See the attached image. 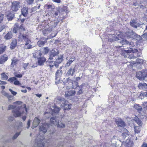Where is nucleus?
I'll return each mask as SVG.
<instances>
[{
    "label": "nucleus",
    "mask_w": 147,
    "mask_h": 147,
    "mask_svg": "<svg viewBox=\"0 0 147 147\" xmlns=\"http://www.w3.org/2000/svg\"><path fill=\"white\" fill-rule=\"evenodd\" d=\"M40 51L42 54H45L48 53L49 50L48 47H45L41 49Z\"/></svg>",
    "instance_id": "29"
},
{
    "label": "nucleus",
    "mask_w": 147,
    "mask_h": 147,
    "mask_svg": "<svg viewBox=\"0 0 147 147\" xmlns=\"http://www.w3.org/2000/svg\"><path fill=\"white\" fill-rule=\"evenodd\" d=\"M14 84L15 85H17L20 84V82L18 80H16L14 82Z\"/></svg>",
    "instance_id": "61"
},
{
    "label": "nucleus",
    "mask_w": 147,
    "mask_h": 147,
    "mask_svg": "<svg viewBox=\"0 0 147 147\" xmlns=\"http://www.w3.org/2000/svg\"><path fill=\"white\" fill-rule=\"evenodd\" d=\"M76 91L75 90L67 91L65 92V95L66 97L72 96L74 95Z\"/></svg>",
    "instance_id": "18"
},
{
    "label": "nucleus",
    "mask_w": 147,
    "mask_h": 147,
    "mask_svg": "<svg viewBox=\"0 0 147 147\" xmlns=\"http://www.w3.org/2000/svg\"><path fill=\"white\" fill-rule=\"evenodd\" d=\"M133 143L129 140H127L125 144L126 146L127 147H132L133 146Z\"/></svg>",
    "instance_id": "28"
},
{
    "label": "nucleus",
    "mask_w": 147,
    "mask_h": 147,
    "mask_svg": "<svg viewBox=\"0 0 147 147\" xmlns=\"http://www.w3.org/2000/svg\"><path fill=\"white\" fill-rule=\"evenodd\" d=\"M62 74V72L60 69H58L56 73V80L58 79L59 77L61 76Z\"/></svg>",
    "instance_id": "24"
},
{
    "label": "nucleus",
    "mask_w": 147,
    "mask_h": 147,
    "mask_svg": "<svg viewBox=\"0 0 147 147\" xmlns=\"http://www.w3.org/2000/svg\"><path fill=\"white\" fill-rule=\"evenodd\" d=\"M2 93L4 96H7L8 98L9 99L10 98H11L12 96H11L9 95L8 93L5 91H3Z\"/></svg>",
    "instance_id": "43"
},
{
    "label": "nucleus",
    "mask_w": 147,
    "mask_h": 147,
    "mask_svg": "<svg viewBox=\"0 0 147 147\" xmlns=\"http://www.w3.org/2000/svg\"><path fill=\"white\" fill-rule=\"evenodd\" d=\"M60 104H61L60 106L62 108H63L65 110L70 109L72 105L68 104V102L66 100L63 99L61 100H59Z\"/></svg>",
    "instance_id": "6"
},
{
    "label": "nucleus",
    "mask_w": 147,
    "mask_h": 147,
    "mask_svg": "<svg viewBox=\"0 0 147 147\" xmlns=\"http://www.w3.org/2000/svg\"><path fill=\"white\" fill-rule=\"evenodd\" d=\"M6 47L5 46H3L0 47V54L3 53L5 51Z\"/></svg>",
    "instance_id": "37"
},
{
    "label": "nucleus",
    "mask_w": 147,
    "mask_h": 147,
    "mask_svg": "<svg viewBox=\"0 0 147 147\" xmlns=\"http://www.w3.org/2000/svg\"><path fill=\"white\" fill-rule=\"evenodd\" d=\"M72 62L73 61L71 60H69V61L67 62L66 64V66L69 67L70 65Z\"/></svg>",
    "instance_id": "48"
},
{
    "label": "nucleus",
    "mask_w": 147,
    "mask_h": 147,
    "mask_svg": "<svg viewBox=\"0 0 147 147\" xmlns=\"http://www.w3.org/2000/svg\"><path fill=\"white\" fill-rule=\"evenodd\" d=\"M140 3L139 0H137L134 2L133 5L135 6L136 8H138L140 7Z\"/></svg>",
    "instance_id": "33"
},
{
    "label": "nucleus",
    "mask_w": 147,
    "mask_h": 147,
    "mask_svg": "<svg viewBox=\"0 0 147 147\" xmlns=\"http://www.w3.org/2000/svg\"><path fill=\"white\" fill-rule=\"evenodd\" d=\"M115 122L119 126L124 127L125 125V123L121 119H116Z\"/></svg>",
    "instance_id": "15"
},
{
    "label": "nucleus",
    "mask_w": 147,
    "mask_h": 147,
    "mask_svg": "<svg viewBox=\"0 0 147 147\" xmlns=\"http://www.w3.org/2000/svg\"><path fill=\"white\" fill-rule=\"evenodd\" d=\"M46 59L45 58L42 57L39 58L38 60V63L39 65H42L45 61Z\"/></svg>",
    "instance_id": "27"
},
{
    "label": "nucleus",
    "mask_w": 147,
    "mask_h": 147,
    "mask_svg": "<svg viewBox=\"0 0 147 147\" xmlns=\"http://www.w3.org/2000/svg\"><path fill=\"white\" fill-rule=\"evenodd\" d=\"M143 62V60L142 59H136V61H132L131 63L132 64H134L136 63H141Z\"/></svg>",
    "instance_id": "32"
},
{
    "label": "nucleus",
    "mask_w": 147,
    "mask_h": 147,
    "mask_svg": "<svg viewBox=\"0 0 147 147\" xmlns=\"http://www.w3.org/2000/svg\"><path fill=\"white\" fill-rule=\"evenodd\" d=\"M57 126V127L59 128H63L65 127V125L61 122H59V120H58V123L57 125H56Z\"/></svg>",
    "instance_id": "34"
},
{
    "label": "nucleus",
    "mask_w": 147,
    "mask_h": 147,
    "mask_svg": "<svg viewBox=\"0 0 147 147\" xmlns=\"http://www.w3.org/2000/svg\"><path fill=\"white\" fill-rule=\"evenodd\" d=\"M136 122L140 126H141L142 124L141 121L139 118Z\"/></svg>",
    "instance_id": "47"
},
{
    "label": "nucleus",
    "mask_w": 147,
    "mask_h": 147,
    "mask_svg": "<svg viewBox=\"0 0 147 147\" xmlns=\"http://www.w3.org/2000/svg\"><path fill=\"white\" fill-rule=\"evenodd\" d=\"M22 103V102L19 101H18L16 102H13V104H18V105H20Z\"/></svg>",
    "instance_id": "62"
},
{
    "label": "nucleus",
    "mask_w": 147,
    "mask_h": 147,
    "mask_svg": "<svg viewBox=\"0 0 147 147\" xmlns=\"http://www.w3.org/2000/svg\"><path fill=\"white\" fill-rule=\"evenodd\" d=\"M110 145L108 143H106L105 144V145L104 146L103 145H101V147H109V146Z\"/></svg>",
    "instance_id": "63"
},
{
    "label": "nucleus",
    "mask_w": 147,
    "mask_h": 147,
    "mask_svg": "<svg viewBox=\"0 0 147 147\" xmlns=\"http://www.w3.org/2000/svg\"><path fill=\"white\" fill-rule=\"evenodd\" d=\"M8 59L7 56L6 55H4L2 56L0 58V63L2 64L5 61H7Z\"/></svg>",
    "instance_id": "20"
},
{
    "label": "nucleus",
    "mask_w": 147,
    "mask_h": 147,
    "mask_svg": "<svg viewBox=\"0 0 147 147\" xmlns=\"http://www.w3.org/2000/svg\"><path fill=\"white\" fill-rule=\"evenodd\" d=\"M81 88L82 87H81V86H80V89H77V90H76V91L78 90V91L77 92V94H80L82 93V90H81Z\"/></svg>",
    "instance_id": "50"
},
{
    "label": "nucleus",
    "mask_w": 147,
    "mask_h": 147,
    "mask_svg": "<svg viewBox=\"0 0 147 147\" xmlns=\"http://www.w3.org/2000/svg\"><path fill=\"white\" fill-rule=\"evenodd\" d=\"M130 24L131 26L136 28H137L138 27L140 26V25L139 23L137 22L134 20H132L130 22Z\"/></svg>",
    "instance_id": "16"
},
{
    "label": "nucleus",
    "mask_w": 147,
    "mask_h": 147,
    "mask_svg": "<svg viewBox=\"0 0 147 147\" xmlns=\"http://www.w3.org/2000/svg\"><path fill=\"white\" fill-rule=\"evenodd\" d=\"M59 104V103H57L55 105L53 106H51L50 107V108L52 111L55 113H58L60 109V108L58 107Z\"/></svg>",
    "instance_id": "12"
},
{
    "label": "nucleus",
    "mask_w": 147,
    "mask_h": 147,
    "mask_svg": "<svg viewBox=\"0 0 147 147\" xmlns=\"http://www.w3.org/2000/svg\"><path fill=\"white\" fill-rule=\"evenodd\" d=\"M55 58L54 65L56 67H58V65L63 61V56L60 55L55 57Z\"/></svg>",
    "instance_id": "8"
},
{
    "label": "nucleus",
    "mask_w": 147,
    "mask_h": 147,
    "mask_svg": "<svg viewBox=\"0 0 147 147\" xmlns=\"http://www.w3.org/2000/svg\"><path fill=\"white\" fill-rule=\"evenodd\" d=\"M123 132L122 134V136L124 138H125L127 136H129L130 134L129 132L126 129H123Z\"/></svg>",
    "instance_id": "25"
},
{
    "label": "nucleus",
    "mask_w": 147,
    "mask_h": 147,
    "mask_svg": "<svg viewBox=\"0 0 147 147\" xmlns=\"http://www.w3.org/2000/svg\"><path fill=\"white\" fill-rule=\"evenodd\" d=\"M12 36V35L11 32H9L4 36V38L6 40L10 39Z\"/></svg>",
    "instance_id": "26"
},
{
    "label": "nucleus",
    "mask_w": 147,
    "mask_h": 147,
    "mask_svg": "<svg viewBox=\"0 0 147 147\" xmlns=\"http://www.w3.org/2000/svg\"><path fill=\"white\" fill-rule=\"evenodd\" d=\"M19 38L23 39L25 41V45H27L31 43L30 40L28 36L26 34L20 33L19 35Z\"/></svg>",
    "instance_id": "9"
},
{
    "label": "nucleus",
    "mask_w": 147,
    "mask_h": 147,
    "mask_svg": "<svg viewBox=\"0 0 147 147\" xmlns=\"http://www.w3.org/2000/svg\"><path fill=\"white\" fill-rule=\"evenodd\" d=\"M14 74L15 76L18 78H21L22 76V74H18L16 73H14Z\"/></svg>",
    "instance_id": "46"
},
{
    "label": "nucleus",
    "mask_w": 147,
    "mask_h": 147,
    "mask_svg": "<svg viewBox=\"0 0 147 147\" xmlns=\"http://www.w3.org/2000/svg\"><path fill=\"white\" fill-rule=\"evenodd\" d=\"M44 139V138H42V139H40V141H38L37 144V147L35 146V147H43L44 146V144L42 143V141L43 139Z\"/></svg>",
    "instance_id": "31"
},
{
    "label": "nucleus",
    "mask_w": 147,
    "mask_h": 147,
    "mask_svg": "<svg viewBox=\"0 0 147 147\" xmlns=\"http://www.w3.org/2000/svg\"><path fill=\"white\" fill-rule=\"evenodd\" d=\"M134 36H133V39H135L137 40H140L142 39V37L140 35L137 34L136 33L134 32Z\"/></svg>",
    "instance_id": "30"
},
{
    "label": "nucleus",
    "mask_w": 147,
    "mask_h": 147,
    "mask_svg": "<svg viewBox=\"0 0 147 147\" xmlns=\"http://www.w3.org/2000/svg\"><path fill=\"white\" fill-rule=\"evenodd\" d=\"M24 106V107H25ZM13 109L12 111L13 113V116L15 117H19L24 112V110L27 113V111L26 107L24 108H21L20 107H17L15 106L10 105L8 107V109L10 110Z\"/></svg>",
    "instance_id": "3"
},
{
    "label": "nucleus",
    "mask_w": 147,
    "mask_h": 147,
    "mask_svg": "<svg viewBox=\"0 0 147 147\" xmlns=\"http://www.w3.org/2000/svg\"><path fill=\"white\" fill-rule=\"evenodd\" d=\"M134 107L135 109L138 111H141L142 109L141 107L138 104H135Z\"/></svg>",
    "instance_id": "40"
},
{
    "label": "nucleus",
    "mask_w": 147,
    "mask_h": 147,
    "mask_svg": "<svg viewBox=\"0 0 147 147\" xmlns=\"http://www.w3.org/2000/svg\"><path fill=\"white\" fill-rule=\"evenodd\" d=\"M26 47V49H30L31 48L32 46L30 44H28L27 45H25Z\"/></svg>",
    "instance_id": "60"
},
{
    "label": "nucleus",
    "mask_w": 147,
    "mask_h": 147,
    "mask_svg": "<svg viewBox=\"0 0 147 147\" xmlns=\"http://www.w3.org/2000/svg\"><path fill=\"white\" fill-rule=\"evenodd\" d=\"M1 79L3 80H6L8 78L7 75L5 73H2L1 74Z\"/></svg>",
    "instance_id": "36"
},
{
    "label": "nucleus",
    "mask_w": 147,
    "mask_h": 147,
    "mask_svg": "<svg viewBox=\"0 0 147 147\" xmlns=\"http://www.w3.org/2000/svg\"><path fill=\"white\" fill-rule=\"evenodd\" d=\"M58 118L52 117L50 119L51 124H48L47 123H45L42 124L40 126L39 129L41 131H42L44 134L47 131V127H49L52 126L53 125H57L58 123Z\"/></svg>",
    "instance_id": "4"
},
{
    "label": "nucleus",
    "mask_w": 147,
    "mask_h": 147,
    "mask_svg": "<svg viewBox=\"0 0 147 147\" xmlns=\"http://www.w3.org/2000/svg\"><path fill=\"white\" fill-rule=\"evenodd\" d=\"M132 46H130V49L127 50L123 49L121 53L125 57H128L130 59H134L140 56L138 50L136 49H132Z\"/></svg>",
    "instance_id": "2"
},
{
    "label": "nucleus",
    "mask_w": 147,
    "mask_h": 147,
    "mask_svg": "<svg viewBox=\"0 0 147 147\" xmlns=\"http://www.w3.org/2000/svg\"><path fill=\"white\" fill-rule=\"evenodd\" d=\"M45 42L42 41H38L37 42L38 45L40 47H42L44 45L45 43Z\"/></svg>",
    "instance_id": "39"
},
{
    "label": "nucleus",
    "mask_w": 147,
    "mask_h": 147,
    "mask_svg": "<svg viewBox=\"0 0 147 147\" xmlns=\"http://www.w3.org/2000/svg\"><path fill=\"white\" fill-rule=\"evenodd\" d=\"M18 30V28L16 26H15V27L13 28V32L14 33H16L17 32Z\"/></svg>",
    "instance_id": "56"
},
{
    "label": "nucleus",
    "mask_w": 147,
    "mask_h": 147,
    "mask_svg": "<svg viewBox=\"0 0 147 147\" xmlns=\"http://www.w3.org/2000/svg\"><path fill=\"white\" fill-rule=\"evenodd\" d=\"M40 121L37 117H35L33 122V124L32 126V128L33 129L34 128L36 127L40 123Z\"/></svg>",
    "instance_id": "14"
},
{
    "label": "nucleus",
    "mask_w": 147,
    "mask_h": 147,
    "mask_svg": "<svg viewBox=\"0 0 147 147\" xmlns=\"http://www.w3.org/2000/svg\"><path fill=\"white\" fill-rule=\"evenodd\" d=\"M11 61L12 62L11 65L12 67H13L16 64L18 60L15 58H13L12 59Z\"/></svg>",
    "instance_id": "35"
},
{
    "label": "nucleus",
    "mask_w": 147,
    "mask_h": 147,
    "mask_svg": "<svg viewBox=\"0 0 147 147\" xmlns=\"http://www.w3.org/2000/svg\"><path fill=\"white\" fill-rule=\"evenodd\" d=\"M17 80V78L15 77H12L10 78L8 80V81L12 82L14 80Z\"/></svg>",
    "instance_id": "45"
},
{
    "label": "nucleus",
    "mask_w": 147,
    "mask_h": 147,
    "mask_svg": "<svg viewBox=\"0 0 147 147\" xmlns=\"http://www.w3.org/2000/svg\"><path fill=\"white\" fill-rule=\"evenodd\" d=\"M142 107L146 109L147 108V102H143L142 104Z\"/></svg>",
    "instance_id": "52"
},
{
    "label": "nucleus",
    "mask_w": 147,
    "mask_h": 147,
    "mask_svg": "<svg viewBox=\"0 0 147 147\" xmlns=\"http://www.w3.org/2000/svg\"><path fill=\"white\" fill-rule=\"evenodd\" d=\"M120 33H119L118 34H117V35L119 37H117L114 34L110 35L109 36L110 38L109 39V40L111 41V40H112V41H115L118 40L119 41L118 42H120V41H121V40H122L121 37L120 38L119 36H118V35Z\"/></svg>",
    "instance_id": "13"
},
{
    "label": "nucleus",
    "mask_w": 147,
    "mask_h": 147,
    "mask_svg": "<svg viewBox=\"0 0 147 147\" xmlns=\"http://www.w3.org/2000/svg\"><path fill=\"white\" fill-rule=\"evenodd\" d=\"M59 53L58 50L56 49H53L50 52L49 60H52Z\"/></svg>",
    "instance_id": "10"
},
{
    "label": "nucleus",
    "mask_w": 147,
    "mask_h": 147,
    "mask_svg": "<svg viewBox=\"0 0 147 147\" xmlns=\"http://www.w3.org/2000/svg\"><path fill=\"white\" fill-rule=\"evenodd\" d=\"M3 18V15L2 14H0V24L2 22Z\"/></svg>",
    "instance_id": "57"
},
{
    "label": "nucleus",
    "mask_w": 147,
    "mask_h": 147,
    "mask_svg": "<svg viewBox=\"0 0 147 147\" xmlns=\"http://www.w3.org/2000/svg\"><path fill=\"white\" fill-rule=\"evenodd\" d=\"M132 119L136 122L138 119V118L135 115H133L132 117Z\"/></svg>",
    "instance_id": "55"
},
{
    "label": "nucleus",
    "mask_w": 147,
    "mask_h": 147,
    "mask_svg": "<svg viewBox=\"0 0 147 147\" xmlns=\"http://www.w3.org/2000/svg\"><path fill=\"white\" fill-rule=\"evenodd\" d=\"M147 86V84L144 83H140L138 85V87L140 89L143 88V86Z\"/></svg>",
    "instance_id": "41"
},
{
    "label": "nucleus",
    "mask_w": 147,
    "mask_h": 147,
    "mask_svg": "<svg viewBox=\"0 0 147 147\" xmlns=\"http://www.w3.org/2000/svg\"><path fill=\"white\" fill-rule=\"evenodd\" d=\"M20 132L19 133H16L15 135L13 136V139H14L17 138L18 136L20 134Z\"/></svg>",
    "instance_id": "54"
},
{
    "label": "nucleus",
    "mask_w": 147,
    "mask_h": 147,
    "mask_svg": "<svg viewBox=\"0 0 147 147\" xmlns=\"http://www.w3.org/2000/svg\"><path fill=\"white\" fill-rule=\"evenodd\" d=\"M136 77L140 80L147 81V74L144 73H143L141 71L137 72L136 74Z\"/></svg>",
    "instance_id": "7"
},
{
    "label": "nucleus",
    "mask_w": 147,
    "mask_h": 147,
    "mask_svg": "<svg viewBox=\"0 0 147 147\" xmlns=\"http://www.w3.org/2000/svg\"><path fill=\"white\" fill-rule=\"evenodd\" d=\"M134 129L135 133H138L140 132V127L137 126H135Z\"/></svg>",
    "instance_id": "42"
},
{
    "label": "nucleus",
    "mask_w": 147,
    "mask_h": 147,
    "mask_svg": "<svg viewBox=\"0 0 147 147\" xmlns=\"http://www.w3.org/2000/svg\"><path fill=\"white\" fill-rule=\"evenodd\" d=\"M134 32L132 30H130L129 31L126 32L125 33L121 32L118 36L120 38L121 37L122 40L120 41V43L122 45L127 44L129 46H133L134 44L133 42H129L126 39L131 38L132 39L133 36H134Z\"/></svg>",
    "instance_id": "1"
},
{
    "label": "nucleus",
    "mask_w": 147,
    "mask_h": 147,
    "mask_svg": "<svg viewBox=\"0 0 147 147\" xmlns=\"http://www.w3.org/2000/svg\"><path fill=\"white\" fill-rule=\"evenodd\" d=\"M29 64L28 63H24L23 64V67L24 69H26Z\"/></svg>",
    "instance_id": "59"
},
{
    "label": "nucleus",
    "mask_w": 147,
    "mask_h": 147,
    "mask_svg": "<svg viewBox=\"0 0 147 147\" xmlns=\"http://www.w3.org/2000/svg\"><path fill=\"white\" fill-rule=\"evenodd\" d=\"M68 83V86L67 87V89H70L71 88L77 90V89L80 88V86H78V83L77 82L71 81L69 78H67L66 80L63 82V83L65 84L66 83Z\"/></svg>",
    "instance_id": "5"
},
{
    "label": "nucleus",
    "mask_w": 147,
    "mask_h": 147,
    "mask_svg": "<svg viewBox=\"0 0 147 147\" xmlns=\"http://www.w3.org/2000/svg\"><path fill=\"white\" fill-rule=\"evenodd\" d=\"M59 12V10H57L56 11H55L52 9L50 14L52 17H55L58 15Z\"/></svg>",
    "instance_id": "23"
},
{
    "label": "nucleus",
    "mask_w": 147,
    "mask_h": 147,
    "mask_svg": "<svg viewBox=\"0 0 147 147\" xmlns=\"http://www.w3.org/2000/svg\"><path fill=\"white\" fill-rule=\"evenodd\" d=\"M9 90L11 92L12 94L14 96L16 95L17 94V92H16L13 91L11 89L9 88Z\"/></svg>",
    "instance_id": "51"
},
{
    "label": "nucleus",
    "mask_w": 147,
    "mask_h": 147,
    "mask_svg": "<svg viewBox=\"0 0 147 147\" xmlns=\"http://www.w3.org/2000/svg\"><path fill=\"white\" fill-rule=\"evenodd\" d=\"M28 4H31L33 3L34 0H25Z\"/></svg>",
    "instance_id": "58"
},
{
    "label": "nucleus",
    "mask_w": 147,
    "mask_h": 147,
    "mask_svg": "<svg viewBox=\"0 0 147 147\" xmlns=\"http://www.w3.org/2000/svg\"><path fill=\"white\" fill-rule=\"evenodd\" d=\"M142 37L145 40H147V33H146L142 35Z\"/></svg>",
    "instance_id": "49"
},
{
    "label": "nucleus",
    "mask_w": 147,
    "mask_h": 147,
    "mask_svg": "<svg viewBox=\"0 0 147 147\" xmlns=\"http://www.w3.org/2000/svg\"><path fill=\"white\" fill-rule=\"evenodd\" d=\"M5 27H6V26H5L4 25H3L0 26V29L1 30V31L3 29L5 28Z\"/></svg>",
    "instance_id": "64"
},
{
    "label": "nucleus",
    "mask_w": 147,
    "mask_h": 147,
    "mask_svg": "<svg viewBox=\"0 0 147 147\" xmlns=\"http://www.w3.org/2000/svg\"><path fill=\"white\" fill-rule=\"evenodd\" d=\"M45 7L47 8L48 9H51L52 10L55 8V7L52 5L46 4L45 6Z\"/></svg>",
    "instance_id": "38"
},
{
    "label": "nucleus",
    "mask_w": 147,
    "mask_h": 147,
    "mask_svg": "<svg viewBox=\"0 0 147 147\" xmlns=\"http://www.w3.org/2000/svg\"><path fill=\"white\" fill-rule=\"evenodd\" d=\"M52 60H49V59L48 61L49 62V66H50L51 68L54 66V62L52 61Z\"/></svg>",
    "instance_id": "44"
},
{
    "label": "nucleus",
    "mask_w": 147,
    "mask_h": 147,
    "mask_svg": "<svg viewBox=\"0 0 147 147\" xmlns=\"http://www.w3.org/2000/svg\"><path fill=\"white\" fill-rule=\"evenodd\" d=\"M20 3L18 1H15L12 3L11 10L13 12L17 11L20 7Z\"/></svg>",
    "instance_id": "11"
},
{
    "label": "nucleus",
    "mask_w": 147,
    "mask_h": 147,
    "mask_svg": "<svg viewBox=\"0 0 147 147\" xmlns=\"http://www.w3.org/2000/svg\"><path fill=\"white\" fill-rule=\"evenodd\" d=\"M42 55V53L40 51H37L35 53H33V56L35 58H39Z\"/></svg>",
    "instance_id": "21"
},
{
    "label": "nucleus",
    "mask_w": 147,
    "mask_h": 147,
    "mask_svg": "<svg viewBox=\"0 0 147 147\" xmlns=\"http://www.w3.org/2000/svg\"><path fill=\"white\" fill-rule=\"evenodd\" d=\"M21 13L22 15L26 17L28 14V8L27 7H24L21 9Z\"/></svg>",
    "instance_id": "22"
},
{
    "label": "nucleus",
    "mask_w": 147,
    "mask_h": 147,
    "mask_svg": "<svg viewBox=\"0 0 147 147\" xmlns=\"http://www.w3.org/2000/svg\"><path fill=\"white\" fill-rule=\"evenodd\" d=\"M145 95H146L145 92L142 93L140 94V97L141 99H142L143 98L142 97L145 96Z\"/></svg>",
    "instance_id": "53"
},
{
    "label": "nucleus",
    "mask_w": 147,
    "mask_h": 147,
    "mask_svg": "<svg viewBox=\"0 0 147 147\" xmlns=\"http://www.w3.org/2000/svg\"><path fill=\"white\" fill-rule=\"evenodd\" d=\"M75 73V68H70L66 73V75L67 76H72Z\"/></svg>",
    "instance_id": "19"
},
{
    "label": "nucleus",
    "mask_w": 147,
    "mask_h": 147,
    "mask_svg": "<svg viewBox=\"0 0 147 147\" xmlns=\"http://www.w3.org/2000/svg\"><path fill=\"white\" fill-rule=\"evenodd\" d=\"M17 44V41L15 39H13L12 40L11 42L10 45V48L13 49H14L16 47Z\"/></svg>",
    "instance_id": "17"
}]
</instances>
